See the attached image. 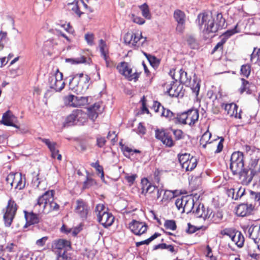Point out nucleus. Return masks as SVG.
<instances>
[{
	"instance_id": "58836bf2",
	"label": "nucleus",
	"mask_w": 260,
	"mask_h": 260,
	"mask_svg": "<svg viewBox=\"0 0 260 260\" xmlns=\"http://www.w3.org/2000/svg\"><path fill=\"white\" fill-rule=\"evenodd\" d=\"M175 122H178L182 124H187V111L181 113L175 114Z\"/></svg>"
},
{
	"instance_id": "6e6d98bb",
	"label": "nucleus",
	"mask_w": 260,
	"mask_h": 260,
	"mask_svg": "<svg viewBox=\"0 0 260 260\" xmlns=\"http://www.w3.org/2000/svg\"><path fill=\"white\" fill-rule=\"evenodd\" d=\"M148 60L150 64L153 67H157L159 64V60L154 56L148 55Z\"/></svg>"
},
{
	"instance_id": "37998d69",
	"label": "nucleus",
	"mask_w": 260,
	"mask_h": 260,
	"mask_svg": "<svg viewBox=\"0 0 260 260\" xmlns=\"http://www.w3.org/2000/svg\"><path fill=\"white\" fill-rule=\"evenodd\" d=\"M39 139L47 146L50 151L56 149V143L55 142H51L49 139L45 138H40Z\"/></svg>"
},
{
	"instance_id": "c9c22d12",
	"label": "nucleus",
	"mask_w": 260,
	"mask_h": 260,
	"mask_svg": "<svg viewBox=\"0 0 260 260\" xmlns=\"http://www.w3.org/2000/svg\"><path fill=\"white\" fill-rule=\"evenodd\" d=\"M139 9L142 11V14L147 19H150L151 18V14L149 11V7L146 3L139 6Z\"/></svg>"
},
{
	"instance_id": "f8f14e48",
	"label": "nucleus",
	"mask_w": 260,
	"mask_h": 260,
	"mask_svg": "<svg viewBox=\"0 0 260 260\" xmlns=\"http://www.w3.org/2000/svg\"><path fill=\"white\" fill-rule=\"evenodd\" d=\"M238 175L239 176V179L241 180L242 184L245 185H249L252 180L253 177L256 175L249 168H245L241 169L238 172Z\"/></svg>"
},
{
	"instance_id": "f03ea898",
	"label": "nucleus",
	"mask_w": 260,
	"mask_h": 260,
	"mask_svg": "<svg viewBox=\"0 0 260 260\" xmlns=\"http://www.w3.org/2000/svg\"><path fill=\"white\" fill-rule=\"evenodd\" d=\"M90 78L87 75L83 73L76 74L69 82V87L77 94L84 93L89 87Z\"/></svg>"
},
{
	"instance_id": "09e8293b",
	"label": "nucleus",
	"mask_w": 260,
	"mask_h": 260,
	"mask_svg": "<svg viewBox=\"0 0 260 260\" xmlns=\"http://www.w3.org/2000/svg\"><path fill=\"white\" fill-rule=\"evenodd\" d=\"M211 137V134L208 132L205 133L200 139V144L203 145L204 148H206V144L208 142L210 137Z\"/></svg>"
},
{
	"instance_id": "423d86ee",
	"label": "nucleus",
	"mask_w": 260,
	"mask_h": 260,
	"mask_svg": "<svg viewBox=\"0 0 260 260\" xmlns=\"http://www.w3.org/2000/svg\"><path fill=\"white\" fill-rule=\"evenodd\" d=\"M17 210V205L14 201L10 199L8 202L3 219L6 226L9 227L14 218Z\"/></svg>"
},
{
	"instance_id": "2f4dec72",
	"label": "nucleus",
	"mask_w": 260,
	"mask_h": 260,
	"mask_svg": "<svg viewBox=\"0 0 260 260\" xmlns=\"http://www.w3.org/2000/svg\"><path fill=\"white\" fill-rule=\"evenodd\" d=\"M152 184L151 182H150L147 178H144L141 179V193L144 196H146L147 190L148 189L150 185Z\"/></svg>"
},
{
	"instance_id": "4468645a",
	"label": "nucleus",
	"mask_w": 260,
	"mask_h": 260,
	"mask_svg": "<svg viewBox=\"0 0 260 260\" xmlns=\"http://www.w3.org/2000/svg\"><path fill=\"white\" fill-rule=\"evenodd\" d=\"M194 216L198 218H203L205 220L210 218L212 210L208 208H206L203 204H200L195 210L192 211Z\"/></svg>"
},
{
	"instance_id": "c756f323",
	"label": "nucleus",
	"mask_w": 260,
	"mask_h": 260,
	"mask_svg": "<svg viewBox=\"0 0 260 260\" xmlns=\"http://www.w3.org/2000/svg\"><path fill=\"white\" fill-rule=\"evenodd\" d=\"M186 41L188 45L192 49H195L198 48L199 46V42L193 35H190L187 36Z\"/></svg>"
},
{
	"instance_id": "9d476101",
	"label": "nucleus",
	"mask_w": 260,
	"mask_h": 260,
	"mask_svg": "<svg viewBox=\"0 0 260 260\" xmlns=\"http://www.w3.org/2000/svg\"><path fill=\"white\" fill-rule=\"evenodd\" d=\"M155 136L156 139L160 140L166 147L171 148L175 144L172 136L164 129H156L155 131Z\"/></svg>"
},
{
	"instance_id": "20e7f679",
	"label": "nucleus",
	"mask_w": 260,
	"mask_h": 260,
	"mask_svg": "<svg viewBox=\"0 0 260 260\" xmlns=\"http://www.w3.org/2000/svg\"><path fill=\"white\" fill-rule=\"evenodd\" d=\"M230 168L234 175H238V172L244 168V156L242 152H234L230 159Z\"/></svg>"
},
{
	"instance_id": "603ef678",
	"label": "nucleus",
	"mask_w": 260,
	"mask_h": 260,
	"mask_svg": "<svg viewBox=\"0 0 260 260\" xmlns=\"http://www.w3.org/2000/svg\"><path fill=\"white\" fill-rule=\"evenodd\" d=\"M221 107L225 110V111H227L228 114L229 112H231L232 110L234 111V109H236L237 108H238V106L234 103L222 104Z\"/></svg>"
},
{
	"instance_id": "aec40b11",
	"label": "nucleus",
	"mask_w": 260,
	"mask_h": 260,
	"mask_svg": "<svg viewBox=\"0 0 260 260\" xmlns=\"http://www.w3.org/2000/svg\"><path fill=\"white\" fill-rule=\"evenodd\" d=\"M199 111L197 109H190L187 111V124L193 126L198 120Z\"/></svg>"
},
{
	"instance_id": "6ab92c4d",
	"label": "nucleus",
	"mask_w": 260,
	"mask_h": 260,
	"mask_svg": "<svg viewBox=\"0 0 260 260\" xmlns=\"http://www.w3.org/2000/svg\"><path fill=\"white\" fill-rule=\"evenodd\" d=\"M14 118V116L12 112L8 110L3 114L1 122L5 125L11 126L18 128H19L18 126L13 122Z\"/></svg>"
},
{
	"instance_id": "a19ab883",
	"label": "nucleus",
	"mask_w": 260,
	"mask_h": 260,
	"mask_svg": "<svg viewBox=\"0 0 260 260\" xmlns=\"http://www.w3.org/2000/svg\"><path fill=\"white\" fill-rule=\"evenodd\" d=\"M76 107L85 105L88 102V96H76Z\"/></svg>"
},
{
	"instance_id": "bb28decb",
	"label": "nucleus",
	"mask_w": 260,
	"mask_h": 260,
	"mask_svg": "<svg viewBox=\"0 0 260 260\" xmlns=\"http://www.w3.org/2000/svg\"><path fill=\"white\" fill-rule=\"evenodd\" d=\"M197 162L196 157L191 156V158L187 162L185 166H183L182 168L185 169L186 171H191L196 167Z\"/></svg>"
},
{
	"instance_id": "ddd939ff",
	"label": "nucleus",
	"mask_w": 260,
	"mask_h": 260,
	"mask_svg": "<svg viewBox=\"0 0 260 260\" xmlns=\"http://www.w3.org/2000/svg\"><path fill=\"white\" fill-rule=\"evenodd\" d=\"M176 82L177 80L176 79L175 81L171 82L170 85H168L167 92L170 96L182 97L184 95V92L182 91L183 86L180 85H177Z\"/></svg>"
},
{
	"instance_id": "7ed1b4c3",
	"label": "nucleus",
	"mask_w": 260,
	"mask_h": 260,
	"mask_svg": "<svg viewBox=\"0 0 260 260\" xmlns=\"http://www.w3.org/2000/svg\"><path fill=\"white\" fill-rule=\"evenodd\" d=\"M179 73L180 83L186 86L190 85L192 92L194 93L196 96H197L199 95L200 89V81L197 78L194 77L193 79V83H191V77L188 76L186 72L180 69Z\"/></svg>"
},
{
	"instance_id": "2eb2a0df",
	"label": "nucleus",
	"mask_w": 260,
	"mask_h": 260,
	"mask_svg": "<svg viewBox=\"0 0 260 260\" xmlns=\"http://www.w3.org/2000/svg\"><path fill=\"white\" fill-rule=\"evenodd\" d=\"M254 208V206L251 204H241L237 206L236 213L238 216H246L252 213Z\"/></svg>"
},
{
	"instance_id": "a878e982",
	"label": "nucleus",
	"mask_w": 260,
	"mask_h": 260,
	"mask_svg": "<svg viewBox=\"0 0 260 260\" xmlns=\"http://www.w3.org/2000/svg\"><path fill=\"white\" fill-rule=\"evenodd\" d=\"M76 125V116L75 110L72 113L67 117L65 121L63 122V126L64 127Z\"/></svg>"
},
{
	"instance_id": "bf43d9fd",
	"label": "nucleus",
	"mask_w": 260,
	"mask_h": 260,
	"mask_svg": "<svg viewBox=\"0 0 260 260\" xmlns=\"http://www.w3.org/2000/svg\"><path fill=\"white\" fill-rule=\"evenodd\" d=\"M107 137L109 139H111V143H112V145H114L115 143L118 140L117 135L116 134H115V132H113L112 133H111V132H109Z\"/></svg>"
},
{
	"instance_id": "680f3d73",
	"label": "nucleus",
	"mask_w": 260,
	"mask_h": 260,
	"mask_svg": "<svg viewBox=\"0 0 260 260\" xmlns=\"http://www.w3.org/2000/svg\"><path fill=\"white\" fill-rule=\"evenodd\" d=\"M173 133L176 140H179L183 139V133L181 129H173Z\"/></svg>"
},
{
	"instance_id": "0eeeda50",
	"label": "nucleus",
	"mask_w": 260,
	"mask_h": 260,
	"mask_svg": "<svg viewBox=\"0 0 260 260\" xmlns=\"http://www.w3.org/2000/svg\"><path fill=\"white\" fill-rule=\"evenodd\" d=\"M116 68L119 73L125 76L129 81L133 80L136 81L139 77V73H138L135 72L132 74V69L126 62H121L117 65Z\"/></svg>"
},
{
	"instance_id": "c85d7f7f",
	"label": "nucleus",
	"mask_w": 260,
	"mask_h": 260,
	"mask_svg": "<svg viewBox=\"0 0 260 260\" xmlns=\"http://www.w3.org/2000/svg\"><path fill=\"white\" fill-rule=\"evenodd\" d=\"M250 60L254 64L260 66V49L254 48L253 51L251 54Z\"/></svg>"
},
{
	"instance_id": "b1692460",
	"label": "nucleus",
	"mask_w": 260,
	"mask_h": 260,
	"mask_svg": "<svg viewBox=\"0 0 260 260\" xmlns=\"http://www.w3.org/2000/svg\"><path fill=\"white\" fill-rule=\"evenodd\" d=\"M249 168L256 175L260 174V159L257 157L251 158L249 164Z\"/></svg>"
},
{
	"instance_id": "338daca9",
	"label": "nucleus",
	"mask_w": 260,
	"mask_h": 260,
	"mask_svg": "<svg viewBox=\"0 0 260 260\" xmlns=\"http://www.w3.org/2000/svg\"><path fill=\"white\" fill-rule=\"evenodd\" d=\"M122 150L124 156L126 157H129L131 155H133V149L127 146L122 148Z\"/></svg>"
},
{
	"instance_id": "f257e3e1",
	"label": "nucleus",
	"mask_w": 260,
	"mask_h": 260,
	"mask_svg": "<svg viewBox=\"0 0 260 260\" xmlns=\"http://www.w3.org/2000/svg\"><path fill=\"white\" fill-rule=\"evenodd\" d=\"M196 22L204 35H209V37H213V34L223 28L225 25V20L223 18L221 13L216 15V20L211 14L200 13L198 16Z\"/></svg>"
},
{
	"instance_id": "f3484780",
	"label": "nucleus",
	"mask_w": 260,
	"mask_h": 260,
	"mask_svg": "<svg viewBox=\"0 0 260 260\" xmlns=\"http://www.w3.org/2000/svg\"><path fill=\"white\" fill-rule=\"evenodd\" d=\"M115 218L112 213L109 212H103L98 215V220L105 228L111 226L114 222Z\"/></svg>"
},
{
	"instance_id": "393cba45",
	"label": "nucleus",
	"mask_w": 260,
	"mask_h": 260,
	"mask_svg": "<svg viewBox=\"0 0 260 260\" xmlns=\"http://www.w3.org/2000/svg\"><path fill=\"white\" fill-rule=\"evenodd\" d=\"M76 116V125H83L87 120V114L82 110L80 109L75 110Z\"/></svg>"
},
{
	"instance_id": "4d7b16f0",
	"label": "nucleus",
	"mask_w": 260,
	"mask_h": 260,
	"mask_svg": "<svg viewBox=\"0 0 260 260\" xmlns=\"http://www.w3.org/2000/svg\"><path fill=\"white\" fill-rule=\"evenodd\" d=\"M100 49L101 55L103 57L104 59L106 60V54L105 51V48L106 46V43L105 41H103L102 39L100 40Z\"/></svg>"
},
{
	"instance_id": "13d9d810",
	"label": "nucleus",
	"mask_w": 260,
	"mask_h": 260,
	"mask_svg": "<svg viewBox=\"0 0 260 260\" xmlns=\"http://www.w3.org/2000/svg\"><path fill=\"white\" fill-rule=\"evenodd\" d=\"M131 19L134 23L140 25L143 24L145 22V21L144 19L140 17L135 16L134 14H132Z\"/></svg>"
},
{
	"instance_id": "8fccbe9b",
	"label": "nucleus",
	"mask_w": 260,
	"mask_h": 260,
	"mask_svg": "<svg viewBox=\"0 0 260 260\" xmlns=\"http://www.w3.org/2000/svg\"><path fill=\"white\" fill-rule=\"evenodd\" d=\"M164 226L167 229L174 231L177 228L175 221L174 220H167L164 223Z\"/></svg>"
},
{
	"instance_id": "5fc2aeb1",
	"label": "nucleus",
	"mask_w": 260,
	"mask_h": 260,
	"mask_svg": "<svg viewBox=\"0 0 260 260\" xmlns=\"http://www.w3.org/2000/svg\"><path fill=\"white\" fill-rule=\"evenodd\" d=\"M133 36H134V33L133 32H128L125 34L123 38L124 43L127 44H132Z\"/></svg>"
},
{
	"instance_id": "ea45409f",
	"label": "nucleus",
	"mask_w": 260,
	"mask_h": 260,
	"mask_svg": "<svg viewBox=\"0 0 260 260\" xmlns=\"http://www.w3.org/2000/svg\"><path fill=\"white\" fill-rule=\"evenodd\" d=\"M160 115L162 117L168 118L170 120H174L175 117V113L172 112L170 110L166 109L164 107H162Z\"/></svg>"
},
{
	"instance_id": "7c9ffc66",
	"label": "nucleus",
	"mask_w": 260,
	"mask_h": 260,
	"mask_svg": "<svg viewBox=\"0 0 260 260\" xmlns=\"http://www.w3.org/2000/svg\"><path fill=\"white\" fill-rule=\"evenodd\" d=\"M186 202H185V204L183 206V212L189 213L192 211H193V209L194 208V200L191 198L188 199L187 197V199L186 200Z\"/></svg>"
},
{
	"instance_id": "a211bd4d",
	"label": "nucleus",
	"mask_w": 260,
	"mask_h": 260,
	"mask_svg": "<svg viewBox=\"0 0 260 260\" xmlns=\"http://www.w3.org/2000/svg\"><path fill=\"white\" fill-rule=\"evenodd\" d=\"M76 206L75 209L76 213L78 214L81 217L86 218L87 215V207L85 202L81 200H77L76 202Z\"/></svg>"
},
{
	"instance_id": "0e129e2a",
	"label": "nucleus",
	"mask_w": 260,
	"mask_h": 260,
	"mask_svg": "<svg viewBox=\"0 0 260 260\" xmlns=\"http://www.w3.org/2000/svg\"><path fill=\"white\" fill-rule=\"evenodd\" d=\"M237 27V25H236L235 27L232 29L228 30L226 31H225L224 33H223L222 35L229 39L231 36L234 35L235 34L237 33L238 31L236 30Z\"/></svg>"
},
{
	"instance_id": "dca6fc26",
	"label": "nucleus",
	"mask_w": 260,
	"mask_h": 260,
	"mask_svg": "<svg viewBox=\"0 0 260 260\" xmlns=\"http://www.w3.org/2000/svg\"><path fill=\"white\" fill-rule=\"evenodd\" d=\"M174 18L178 23L176 30L179 32H182L184 29L185 22V15L184 13L180 10H176L174 13Z\"/></svg>"
},
{
	"instance_id": "c03bdc74",
	"label": "nucleus",
	"mask_w": 260,
	"mask_h": 260,
	"mask_svg": "<svg viewBox=\"0 0 260 260\" xmlns=\"http://www.w3.org/2000/svg\"><path fill=\"white\" fill-rule=\"evenodd\" d=\"M96 181L91 178H90L88 176L86 177V180L83 183V188H88L91 186L96 185Z\"/></svg>"
},
{
	"instance_id": "79ce46f5",
	"label": "nucleus",
	"mask_w": 260,
	"mask_h": 260,
	"mask_svg": "<svg viewBox=\"0 0 260 260\" xmlns=\"http://www.w3.org/2000/svg\"><path fill=\"white\" fill-rule=\"evenodd\" d=\"M86 58L84 56H82L79 57L75 58H67L66 61L67 62H70L71 64H79L83 63L86 62Z\"/></svg>"
},
{
	"instance_id": "49530a36",
	"label": "nucleus",
	"mask_w": 260,
	"mask_h": 260,
	"mask_svg": "<svg viewBox=\"0 0 260 260\" xmlns=\"http://www.w3.org/2000/svg\"><path fill=\"white\" fill-rule=\"evenodd\" d=\"M33 178L32 179L31 184L34 187L39 188V185L41 183L40 178H39V173H33Z\"/></svg>"
},
{
	"instance_id": "69168bd1",
	"label": "nucleus",
	"mask_w": 260,
	"mask_h": 260,
	"mask_svg": "<svg viewBox=\"0 0 260 260\" xmlns=\"http://www.w3.org/2000/svg\"><path fill=\"white\" fill-rule=\"evenodd\" d=\"M245 192V188L242 187H240L238 188L236 194H235V200H237L243 197Z\"/></svg>"
},
{
	"instance_id": "473e14b6",
	"label": "nucleus",
	"mask_w": 260,
	"mask_h": 260,
	"mask_svg": "<svg viewBox=\"0 0 260 260\" xmlns=\"http://www.w3.org/2000/svg\"><path fill=\"white\" fill-rule=\"evenodd\" d=\"M237 230L234 228H226L221 231L220 234L222 235L229 236L232 241H234Z\"/></svg>"
},
{
	"instance_id": "e433bc0d",
	"label": "nucleus",
	"mask_w": 260,
	"mask_h": 260,
	"mask_svg": "<svg viewBox=\"0 0 260 260\" xmlns=\"http://www.w3.org/2000/svg\"><path fill=\"white\" fill-rule=\"evenodd\" d=\"M241 81L242 85L239 89L240 93L242 94L244 92L246 91L247 93L250 94L251 92L249 89V82L243 78L241 79Z\"/></svg>"
},
{
	"instance_id": "052dcab7",
	"label": "nucleus",
	"mask_w": 260,
	"mask_h": 260,
	"mask_svg": "<svg viewBox=\"0 0 260 260\" xmlns=\"http://www.w3.org/2000/svg\"><path fill=\"white\" fill-rule=\"evenodd\" d=\"M53 195L52 196V200H50L48 206L49 207L50 210H57L59 209V206L53 201Z\"/></svg>"
},
{
	"instance_id": "1a4fd4ad",
	"label": "nucleus",
	"mask_w": 260,
	"mask_h": 260,
	"mask_svg": "<svg viewBox=\"0 0 260 260\" xmlns=\"http://www.w3.org/2000/svg\"><path fill=\"white\" fill-rule=\"evenodd\" d=\"M248 238L251 239L260 250V224H252L247 226Z\"/></svg>"
},
{
	"instance_id": "412c9836",
	"label": "nucleus",
	"mask_w": 260,
	"mask_h": 260,
	"mask_svg": "<svg viewBox=\"0 0 260 260\" xmlns=\"http://www.w3.org/2000/svg\"><path fill=\"white\" fill-rule=\"evenodd\" d=\"M100 107L99 104L95 103L87 109V115L92 121H94L98 117Z\"/></svg>"
},
{
	"instance_id": "5701e85b",
	"label": "nucleus",
	"mask_w": 260,
	"mask_h": 260,
	"mask_svg": "<svg viewBox=\"0 0 260 260\" xmlns=\"http://www.w3.org/2000/svg\"><path fill=\"white\" fill-rule=\"evenodd\" d=\"M24 215L27 223L29 225L37 224L40 221L39 215L34 213L33 212L24 211Z\"/></svg>"
},
{
	"instance_id": "3c124183",
	"label": "nucleus",
	"mask_w": 260,
	"mask_h": 260,
	"mask_svg": "<svg viewBox=\"0 0 260 260\" xmlns=\"http://www.w3.org/2000/svg\"><path fill=\"white\" fill-rule=\"evenodd\" d=\"M187 199L186 197H182L179 198H177L175 201V205L178 209H183V203L186 202V200Z\"/></svg>"
},
{
	"instance_id": "de8ad7c7",
	"label": "nucleus",
	"mask_w": 260,
	"mask_h": 260,
	"mask_svg": "<svg viewBox=\"0 0 260 260\" xmlns=\"http://www.w3.org/2000/svg\"><path fill=\"white\" fill-rule=\"evenodd\" d=\"M8 41L7 33L1 31L0 32V50H2Z\"/></svg>"
},
{
	"instance_id": "72a5a7b5",
	"label": "nucleus",
	"mask_w": 260,
	"mask_h": 260,
	"mask_svg": "<svg viewBox=\"0 0 260 260\" xmlns=\"http://www.w3.org/2000/svg\"><path fill=\"white\" fill-rule=\"evenodd\" d=\"M233 242L239 247H241L244 242V238L241 232L237 231Z\"/></svg>"
},
{
	"instance_id": "a18cd8bd",
	"label": "nucleus",
	"mask_w": 260,
	"mask_h": 260,
	"mask_svg": "<svg viewBox=\"0 0 260 260\" xmlns=\"http://www.w3.org/2000/svg\"><path fill=\"white\" fill-rule=\"evenodd\" d=\"M240 71L242 75L248 78L250 74L251 67L248 64H243L241 67Z\"/></svg>"
},
{
	"instance_id": "39448f33",
	"label": "nucleus",
	"mask_w": 260,
	"mask_h": 260,
	"mask_svg": "<svg viewBox=\"0 0 260 260\" xmlns=\"http://www.w3.org/2000/svg\"><path fill=\"white\" fill-rule=\"evenodd\" d=\"M53 248L58 257L67 259L68 256L66 252L71 248V243L69 241L65 239H58L54 241Z\"/></svg>"
},
{
	"instance_id": "9b49d317",
	"label": "nucleus",
	"mask_w": 260,
	"mask_h": 260,
	"mask_svg": "<svg viewBox=\"0 0 260 260\" xmlns=\"http://www.w3.org/2000/svg\"><path fill=\"white\" fill-rule=\"evenodd\" d=\"M147 225L145 223L140 222L136 220L129 223V228L135 235L141 236L146 233L147 230Z\"/></svg>"
},
{
	"instance_id": "864d4df0",
	"label": "nucleus",
	"mask_w": 260,
	"mask_h": 260,
	"mask_svg": "<svg viewBox=\"0 0 260 260\" xmlns=\"http://www.w3.org/2000/svg\"><path fill=\"white\" fill-rule=\"evenodd\" d=\"M16 174L10 173L6 177V181L7 184H10L11 186L12 187L13 184L15 183V175Z\"/></svg>"
},
{
	"instance_id": "e2e57ef3",
	"label": "nucleus",
	"mask_w": 260,
	"mask_h": 260,
	"mask_svg": "<svg viewBox=\"0 0 260 260\" xmlns=\"http://www.w3.org/2000/svg\"><path fill=\"white\" fill-rule=\"evenodd\" d=\"M164 107L161 105V104L157 102V101H154L152 107V109L154 110L155 112L158 113L161 112V107Z\"/></svg>"
},
{
	"instance_id": "4c0bfd02",
	"label": "nucleus",
	"mask_w": 260,
	"mask_h": 260,
	"mask_svg": "<svg viewBox=\"0 0 260 260\" xmlns=\"http://www.w3.org/2000/svg\"><path fill=\"white\" fill-rule=\"evenodd\" d=\"M76 96L70 94L68 96L64 97L63 101L64 103L67 106L71 107H76Z\"/></svg>"
},
{
	"instance_id": "6e6552de",
	"label": "nucleus",
	"mask_w": 260,
	"mask_h": 260,
	"mask_svg": "<svg viewBox=\"0 0 260 260\" xmlns=\"http://www.w3.org/2000/svg\"><path fill=\"white\" fill-rule=\"evenodd\" d=\"M52 196H53V190L44 192L38 198L37 203L34 206V209L37 210L39 213L43 212L45 208L48 207L49 200H52Z\"/></svg>"
},
{
	"instance_id": "f704fd0d",
	"label": "nucleus",
	"mask_w": 260,
	"mask_h": 260,
	"mask_svg": "<svg viewBox=\"0 0 260 260\" xmlns=\"http://www.w3.org/2000/svg\"><path fill=\"white\" fill-rule=\"evenodd\" d=\"M191 156L189 153H184L183 154H178V160L181 166H185L187 162L191 158Z\"/></svg>"
},
{
	"instance_id": "4be33fe9",
	"label": "nucleus",
	"mask_w": 260,
	"mask_h": 260,
	"mask_svg": "<svg viewBox=\"0 0 260 260\" xmlns=\"http://www.w3.org/2000/svg\"><path fill=\"white\" fill-rule=\"evenodd\" d=\"M49 85L50 88L55 91H60L64 88L65 83L62 81H58L54 78H49Z\"/></svg>"
},
{
	"instance_id": "774afa93",
	"label": "nucleus",
	"mask_w": 260,
	"mask_h": 260,
	"mask_svg": "<svg viewBox=\"0 0 260 260\" xmlns=\"http://www.w3.org/2000/svg\"><path fill=\"white\" fill-rule=\"evenodd\" d=\"M90 165L92 167L94 168L99 173H101L104 171L103 167L99 164L98 160L95 162L91 163Z\"/></svg>"
},
{
	"instance_id": "cd10ccee",
	"label": "nucleus",
	"mask_w": 260,
	"mask_h": 260,
	"mask_svg": "<svg viewBox=\"0 0 260 260\" xmlns=\"http://www.w3.org/2000/svg\"><path fill=\"white\" fill-rule=\"evenodd\" d=\"M223 218V213L221 211H216L215 212H213L210 216V218L211 220L212 221L213 223H219L221 222Z\"/></svg>"
}]
</instances>
